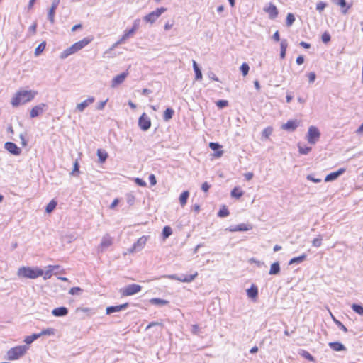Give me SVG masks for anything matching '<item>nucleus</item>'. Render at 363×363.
<instances>
[{
  "label": "nucleus",
  "mask_w": 363,
  "mask_h": 363,
  "mask_svg": "<svg viewBox=\"0 0 363 363\" xmlns=\"http://www.w3.org/2000/svg\"><path fill=\"white\" fill-rule=\"evenodd\" d=\"M37 91L33 90H21L18 91L11 99V104L16 107L20 104H24L34 99Z\"/></svg>",
  "instance_id": "obj_1"
},
{
  "label": "nucleus",
  "mask_w": 363,
  "mask_h": 363,
  "mask_svg": "<svg viewBox=\"0 0 363 363\" xmlns=\"http://www.w3.org/2000/svg\"><path fill=\"white\" fill-rule=\"evenodd\" d=\"M93 40L92 38H84L82 40H79L75 43H74L72 45L65 50L61 54H60V58L61 59H65L70 55H72L77 51L82 50L83 48L86 46L91 41Z\"/></svg>",
  "instance_id": "obj_2"
},
{
  "label": "nucleus",
  "mask_w": 363,
  "mask_h": 363,
  "mask_svg": "<svg viewBox=\"0 0 363 363\" xmlns=\"http://www.w3.org/2000/svg\"><path fill=\"white\" fill-rule=\"evenodd\" d=\"M43 270L38 267L31 268L29 267H22L18 270V276L23 278L33 279L43 276Z\"/></svg>",
  "instance_id": "obj_3"
},
{
  "label": "nucleus",
  "mask_w": 363,
  "mask_h": 363,
  "mask_svg": "<svg viewBox=\"0 0 363 363\" xmlns=\"http://www.w3.org/2000/svg\"><path fill=\"white\" fill-rule=\"evenodd\" d=\"M27 347L25 345H20L10 349L7 352V359L9 360H16L24 355L26 352Z\"/></svg>",
  "instance_id": "obj_4"
},
{
  "label": "nucleus",
  "mask_w": 363,
  "mask_h": 363,
  "mask_svg": "<svg viewBox=\"0 0 363 363\" xmlns=\"http://www.w3.org/2000/svg\"><path fill=\"white\" fill-rule=\"evenodd\" d=\"M166 11L167 9L164 7L157 8L156 10L145 16L143 19L147 23H153Z\"/></svg>",
  "instance_id": "obj_5"
},
{
  "label": "nucleus",
  "mask_w": 363,
  "mask_h": 363,
  "mask_svg": "<svg viewBox=\"0 0 363 363\" xmlns=\"http://www.w3.org/2000/svg\"><path fill=\"white\" fill-rule=\"evenodd\" d=\"M320 133L319 130L315 126H310L308 128L307 134V140L310 144L314 145L319 140Z\"/></svg>",
  "instance_id": "obj_6"
},
{
  "label": "nucleus",
  "mask_w": 363,
  "mask_h": 363,
  "mask_svg": "<svg viewBox=\"0 0 363 363\" xmlns=\"http://www.w3.org/2000/svg\"><path fill=\"white\" fill-rule=\"evenodd\" d=\"M141 286L136 284H132L128 285L125 288L121 289L120 290V292L123 296H128L140 292L141 291Z\"/></svg>",
  "instance_id": "obj_7"
},
{
  "label": "nucleus",
  "mask_w": 363,
  "mask_h": 363,
  "mask_svg": "<svg viewBox=\"0 0 363 363\" xmlns=\"http://www.w3.org/2000/svg\"><path fill=\"white\" fill-rule=\"evenodd\" d=\"M147 241V236L143 235V236L140 237L137 240V242H135L133 245L132 247L128 249V252L130 253H133V252H136L140 251L145 247Z\"/></svg>",
  "instance_id": "obj_8"
},
{
  "label": "nucleus",
  "mask_w": 363,
  "mask_h": 363,
  "mask_svg": "<svg viewBox=\"0 0 363 363\" xmlns=\"http://www.w3.org/2000/svg\"><path fill=\"white\" fill-rule=\"evenodd\" d=\"M197 272H195L194 274H181L180 276L177 274H172L169 275L168 277L171 279L189 283L192 281L197 277Z\"/></svg>",
  "instance_id": "obj_9"
},
{
  "label": "nucleus",
  "mask_w": 363,
  "mask_h": 363,
  "mask_svg": "<svg viewBox=\"0 0 363 363\" xmlns=\"http://www.w3.org/2000/svg\"><path fill=\"white\" fill-rule=\"evenodd\" d=\"M138 125L140 128L143 131H147L151 126L150 118L143 113L138 120Z\"/></svg>",
  "instance_id": "obj_10"
},
{
  "label": "nucleus",
  "mask_w": 363,
  "mask_h": 363,
  "mask_svg": "<svg viewBox=\"0 0 363 363\" xmlns=\"http://www.w3.org/2000/svg\"><path fill=\"white\" fill-rule=\"evenodd\" d=\"M47 107V105L44 103L40 104L33 107L30 112V118H35L42 114Z\"/></svg>",
  "instance_id": "obj_11"
},
{
  "label": "nucleus",
  "mask_w": 363,
  "mask_h": 363,
  "mask_svg": "<svg viewBox=\"0 0 363 363\" xmlns=\"http://www.w3.org/2000/svg\"><path fill=\"white\" fill-rule=\"evenodd\" d=\"M4 148L13 155H19L21 153V149L12 142H6Z\"/></svg>",
  "instance_id": "obj_12"
},
{
  "label": "nucleus",
  "mask_w": 363,
  "mask_h": 363,
  "mask_svg": "<svg viewBox=\"0 0 363 363\" xmlns=\"http://www.w3.org/2000/svg\"><path fill=\"white\" fill-rule=\"evenodd\" d=\"M60 2V0H53L52 2V6L48 11V19L51 23H54L55 22V10L59 6Z\"/></svg>",
  "instance_id": "obj_13"
},
{
  "label": "nucleus",
  "mask_w": 363,
  "mask_h": 363,
  "mask_svg": "<svg viewBox=\"0 0 363 363\" xmlns=\"http://www.w3.org/2000/svg\"><path fill=\"white\" fill-rule=\"evenodd\" d=\"M128 72H125L113 77V79L111 81V87L114 88L122 84L125 79V78L128 77Z\"/></svg>",
  "instance_id": "obj_14"
},
{
  "label": "nucleus",
  "mask_w": 363,
  "mask_h": 363,
  "mask_svg": "<svg viewBox=\"0 0 363 363\" xmlns=\"http://www.w3.org/2000/svg\"><path fill=\"white\" fill-rule=\"evenodd\" d=\"M299 122L297 120H290L283 124L281 128L287 131L293 132L297 128Z\"/></svg>",
  "instance_id": "obj_15"
},
{
  "label": "nucleus",
  "mask_w": 363,
  "mask_h": 363,
  "mask_svg": "<svg viewBox=\"0 0 363 363\" xmlns=\"http://www.w3.org/2000/svg\"><path fill=\"white\" fill-rule=\"evenodd\" d=\"M128 303H123V304H121V305H118V306H108L106 309V313L107 315H110L111 313L119 312V311H121L122 310H125V309H126L128 308Z\"/></svg>",
  "instance_id": "obj_16"
},
{
  "label": "nucleus",
  "mask_w": 363,
  "mask_h": 363,
  "mask_svg": "<svg viewBox=\"0 0 363 363\" xmlns=\"http://www.w3.org/2000/svg\"><path fill=\"white\" fill-rule=\"evenodd\" d=\"M345 169L340 168L336 172H333L328 174L325 178V182H329L337 179L340 175H342L345 172Z\"/></svg>",
  "instance_id": "obj_17"
},
{
  "label": "nucleus",
  "mask_w": 363,
  "mask_h": 363,
  "mask_svg": "<svg viewBox=\"0 0 363 363\" xmlns=\"http://www.w3.org/2000/svg\"><path fill=\"white\" fill-rule=\"evenodd\" d=\"M95 101V99L94 97L93 96H89L87 99L84 100V101L78 104L77 105V110L79 111V112H83L84 111V109L89 106L90 104H91L92 103H94Z\"/></svg>",
  "instance_id": "obj_18"
},
{
  "label": "nucleus",
  "mask_w": 363,
  "mask_h": 363,
  "mask_svg": "<svg viewBox=\"0 0 363 363\" xmlns=\"http://www.w3.org/2000/svg\"><path fill=\"white\" fill-rule=\"evenodd\" d=\"M252 229V227L250 225L245 223H241L235 226H230L226 229L230 232H236V231H247Z\"/></svg>",
  "instance_id": "obj_19"
},
{
  "label": "nucleus",
  "mask_w": 363,
  "mask_h": 363,
  "mask_svg": "<svg viewBox=\"0 0 363 363\" xmlns=\"http://www.w3.org/2000/svg\"><path fill=\"white\" fill-rule=\"evenodd\" d=\"M68 309L66 307L61 306L55 308L52 311V315L55 317H63L68 314Z\"/></svg>",
  "instance_id": "obj_20"
},
{
  "label": "nucleus",
  "mask_w": 363,
  "mask_h": 363,
  "mask_svg": "<svg viewBox=\"0 0 363 363\" xmlns=\"http://www.w3.org/2000/svg\"><path fill=\"white\" fill-rule=\"evenodd\" d=\"M264 11L268 13L271 19H274L278 15V10L275 5L270 4L268 8H265Z\"/></svg>",
  "instance_id": "obj_21"
},
{
  "label": "nucleus",
  "mask_w": 363,
  "mask_h": 363,
  "mask_svg": "<svg viewBox=\"0 0 363 363\" xmlns=\"http://www.w3.org/2000/svg\"><path fill=\"white\" fill-rule=\"evenodd\" d=\"M329 347L334 351H346L347 349L343 344L339 342H332L328 344Z\"/></svg>",
  "instance_id": "obj_22"
},
{
  "label": "nucleus",
  "mask_w": 363,
  "mask_h": 363,
  "mask_svg": "<svg viewBox=\"0 0 363 363\" xmlns=\"http://www.w3.org/2000/svg\"><path fill=\"white\" fill-rule=\"evenodd\" d=\"M133 30H125L124 34L122 37L113 45V48L116 47L118 45L123 43L126 39H128L130 36L133 35Z\"/></svg>",
  "instance_id": "obj_23"
},
{
  "label": "nucleus",
  "mask_w": 363,
  "mask_h": 363,
  "mask_svg": "<svg viewBox=\"0 0 363 363\" xmlns=\"http://www.w3.org/2000/svg\"><path fill=\"white\" fill-rule=\"evenodd\" d=\"M112 245V239L109 235L104 236L101 242V247L102 249L107 248Z\"/></svg>",
  "instance_id": "obj_24"
},
{
  "label": "nucleus",
  "mask_w": 363,
  "mask_h": 363,
  "mask_svg": "<svg viewBox=\"0 0 363 363\" xmlns=\"http://www.w3.org/2000/svg\"><path fill=\"white\" fill-rule=\"evenodd\" d=\"M280 272V265L278 262H274L270 267L269 274L271 275H276Z\"/></svg>",
  "instance_id": "obj_25"
},
{
  "label": "nucleus",
  "mask_w": 363,
  "mask_h": 363,
  "mask_svg": "<svg viewBox=\"0 0 363 363\" xmlns=\"http://www.w3.org/2000/svg\"><path fill=\"white\" fill-rule=\"evenodd\" d=\"M193 68L195 72V79L196 80H199L202 79V73L201 70L199 68V65H197L196 62L195 60H193Z\"/></svg>",
  "instance_id": "obj_26"
},
{
  "label": "nucleus",
  "mask_w": 363,
  "mask_h": 363,
  "mask_svg": "<svg viewBox=\"0 0 363 363\" xmlns=\"http://www.w3.org/2000/svg\"><path fill=\"white\" fill-rule=\"evenodd\" d=\"M247 294L248 297L255 298L258 295V289L255 285H252L250 289L247 290Z\"/></svg>",
  "instance_id": "obj_27"
},
{
  "label": "nucleus",
  "mask_w": 363,
  "mask_h": 363,
  "mask_svg": "<svg viewBox=\"0 0 363 363\" xmlns=\"http://www.w3.org/2000/svg\"><path fill=\"white\" fill-rule=\"evenodd\" d=\"M97 156L99 157V162L103 163L106 160L108 157V153L104 150L98 149Z\"/></svg>",
  "instance_id": "obj_28"
},
{
  "label": "nucleus",
  "mask_w": 363,
  "mask_h": 363,
  "mask_svg": "<svg viewBox=\"0 0 363 363\" xmlns=\"http://www.w3.org/2000/svg\"><path fill=\"white\" fill-rule=\"evenodd\" d=\"M174 113V111L172 108H167L163 115V119L164 121H169L172 118L173 115Z\"/></svg>",
  "instance_id": "obj_29"
},
{
  "label": "nucleus",
  "mask_w": 363,
  "mask_h": 363,
  "mask_svg": "<svg viewBox=\"0 0 363 363\" xmlns=\"http://www.w3.org/2000/svg\"><path fill=\"white\" fill-rule=\"evenodd\" d=\"M150 303L153 305L164 306L169 303V301L160 298H153L150 300Z\"/></svg>",
  "instance_id": "obj_30"
},
{
  "label": "nucleus",
  "mask_w": 363,
  "mask_h": 363,
  "mask_svg": "<svg viewBox=\"0 0 363 363\" xmlns=\"http://www.w3.org/2000/svg\"><path fill=\"white\" fill-rule=\"evenodd\" d=\"M298 354L303 358L306 359L310 362H315V358L306 350H300Z\"/></svg>",
  "instance_id": "obj_31"
},
{
  "label": "nucleus",
  "mask_w": 363,
  "mask_h": 363,
  "mask_svg": "<svg viewBox=\"0 0 363 363\" xmlns=\"http://www.w3.org/2000/svg\"><path fill=\"white\" fill-rule=\"evenodd\" d=\"M189 196V193L188 191H183L180 196H179V202H180V204L184 206V205H186V202H187V199Z\"/></svg>",
  "instance_id": "obj_32"
},
{
  "label": "nucleus",
  "mask_w": 363,
  "mask_h": 363,
  "mask_svg": "<svg viewBox=\"0 0 363 363\" xmlns=\"http://www.w3.org/2000/svg\"><path fill=\"white\" fill-rule=\"evenodd\" d=\"M273 128L271 126L265 128L262 133V140L267 139L272 134Z\"/></svg>",
  "instance_id": "obj_33"
},
{
  "label": "nucleus",
  "mask_w": 363,
  "mask_h": 363,
  "mask_svg": "<svg viewBox=\"0 0 363 363\" xmlns=\"http://www.w3.org/2000/svg\"><path fill=\"white\" fill-rule=\"evenodd\" d=\"M306 259V255L305 254H303L298 257H294L290 259L289 264H293L296 263H301L303 262Z\"/></svg>",
  "instance_id": "obj_34"
},
{
  "label": "nucleus",
  "mask_w": 363,
  "mask_h": 363,
  "mask_svg": "<svg viewBox=\"0 0 363 363\" xmlns=\"http://www.w3.org/2000/svg\"><path fill=\"white\" fill-rule=\"evenodd\" d=\"M333 1L335 4H337L338 6H340L342 8H346L345 9H344L342 11L343 13H346L347 10H348V9L350 7V6L347 5V2H346L345 0H333Z\"/></svg>",
  "instance_id": "obj_35"
},
{
  "label": "nucleus",
  "mask_w": 363,
  "mask_h": 363,
  "mask_svg": "<svg viewBox=\"0 0 363 363\" xmlns=\"http://www.w3.org/2000/svg\"><path fill=\"white\" fill-rule=\"evenodd\" d=\"M40 337V335H39V333H34L30 336H27L25 340H24V342L27 344V345H30L33 342H34L35 340H37L38 338Z\"/></svg>",
  "instance_id": "obj_36"
},
{
  "label": "nucleus",
  "mask_w": 363,
  "mask_h": 363,
  "mask_svg": "<svg viewBox=\"0 0 363 363\" xmlns=\"http://www.w3.org/2000/svg\"><path fill=\"white\" fill-rule=\"evenodd\" d=\"M351 308L356 313L363 316V306L357 303H353Z\"/></svg>",
  "instance_id": "obj_37"
},
{
  "label": "nucleus",
  "mask_w": 363,
  "mask_h": 363,
  "mask_svg": "<svg viewBox=\"0 0 363 363\" xmlns=\"http://www.w3.org/2000/svg\"><path fill=\"white\" fill-rule=\"evenodd\" d=\"M162 234L164 240L168 238L172 234V230L171 227L168 225L164 226L162 230Z\"/></svg>",
  "instance_id": "obj_38"
},
{
  "label": "nucleus",
  "mask_w": 363,
  "mask_h": 363,
  "mask_svg": "<svg viewBox=\"0 0 363 363\" xmlns=\"http://www.w3.org/2000/svg\"><path fill=\"white\" fill-rule=\"evenodd\" d=\"M230 194L232 197L240 199L243 195V191H241L238 187H235L231 191Z\"/></svg>",
  "instance_id": "obj_39"
},
{
  "label": "nucleus",
  "mask_w": 363,
  "mask_h": 363,
  "mask_svg": "<svg viewBox=\"0 0 363 363\" xmlns=\"http://www.w3.org/2000/svg\"><path fill=\"white\" fill-rule=\"evenodd\" d=\"M56 206L57 202L55 200L50 201L45 208L46 213H50L52 212L53 210L55 208Z\"/></svg>",
  "instance_id": "obj_40"
},
{
  "label": "nucleus",
  "mask_w": 363,
  "mask_h": 363,
  "mask_svg": "<svg viewBox=\"0 0 363 363\" xmlns=\"http://www.w3.org/2000/svg\"><path fill=\"white\" fill-rule=\"evenodd\" d=\"M230 212L225 206H223L218 212V216L220 218L226 217L229 215Z\"/></svg>",
  "instance_id": "obj_41"
},
{
  "label": "nucleus",
  "mask_w": 363,
  "mask_h": 363,
  "mask_svg": "<svg viewBox=\"0 0 363 363\" xmlns=\"http://www.w3.org/2000/svg\"><path fill=\"white\" fill-rule=\"evenodd\" d=\"M45 45H46L45 42L40 43L35 50V55L36 56L40 55L44 50Z\"/></svg>",
  "instance_id": "obj_42"
},
{
  "label": "nucleus",
  "mask_w": 363,
  "mask_h": 363,
  "mask_svg": "<svg viewBox=\"0 0 363 363\" xmlns=\"http://www.w3.org/2000/svg\"><path fill=\"white\" fill-rule=\"evenodd\" d=\"M55 334V329L52 328H48L45 330H43L40 333H39L40 337L42 335H52Z\"/></svg>",
  "instance_id": "obj_43"
},
{
  "label": "nucleus",
  "mask_w": 363,
  "mask_h": 363,
  "mask_svg": "<svg viewBox=\"0 0 363 363\" xmlns=\"http://www.w3.org/2000/svg\"><path fill=\"white\" fill-rule=\"evenodd\" d=\"M295 21V17L293 13H289L286 16V24L287 26H291Z\"/></svg>",
  "instance_id": "obj_44"
},
{
  "label": "nucleus",
  "mask_w": 363,
  "mask_h": 363,
  "mask_svg": "<svg viewBox=\"0 0 363 363\" xmlns=\"http://www.w3.org/2000/svg\"><path fill=\"white\" fill-rule=\"evenodd\" d=\"M311 147H308L306 145L305 146L298 145V152L301 155H307L311 152Z\"/></svg>",
  "instance_id": "obj_45"
},
{
  "label": "nucleus",
  "mask_w": 363,
  "mask_h": 363,
  "mask_svg": "<svg viewBox=\"0 0 363 363\" xmlns=\"http://www.w3.org/2000/svg\"><path fill=\"white\" fill-rule=\"evenodd\" d=\"M240 69L242 74H243V76H246L249 72L250 67L246 62H244L240 66Z\"/></svg>",
  "instance_id": "obj_46"
},
{
  "label": "nucleus",
  "mask_w": 363,
  "mask_h": 363,
  "mask_svg": "<svg viewBox=\"0 0 363 363\" xmlns=\"http://www.w3.org/2000/svg\"><path fill=\"white\" fill-rule=\"evenodd\" d=\"M322 240H323L322 236L318 235V238L313 239V240L312 241L313 246L315 247H319L322 244Z\"/></svg>",
  "instance_id": "obj_47"
},
{
  "label": "nucleus",
  "mask_w": 363,
  "mask_h": 363,
  "mask_svg": "<svg viewBox=\"0 0 363 363\" xmlns=\"http://www.w3.org/2000/svg\"><path fill=\"white\" fill-rule=\"evenodd\" d=\"M216 104L219 108H223L228 106V101L227 100H218Z\"/></svg>",
  "instance_id": "obj_48"
},
{
  "label": "nucleus",
  "mask_w": 363,
  "mask_h": 363,
  "mask_svg": "<svg viewBox=\"0 0 363 363\" xmlns=\"http://www.w3.org/2000/svg\"><path fill=\"white\" fill-rule=\"evenodd\" d=\"M322 41L324 43H328L330 41L331 37L330 35L328 32H325L321 36Z\"/></svg>",
  "instance_id": "obj_49"
},
{
  "label": "nucleus",
  "mask_w": 363,
  "mask_h": 363,
  "mask_svg": "<svg viewBox=\"0 0 363 363\" xmlns=\"http://www.w3.org/2000/svg\"><path fill=\"white\" fill-rule=\"evenodd\" d=\"M140 19H135L134 21H133V27L131 29H130V30H133V33H135V32L140 27Z\"/></svg>",
  "instance_id": "obj_50"
},
{
  "label": "nucleus",
  "mask_w": 363,
  "mask_h": 363,
  "mask_svg": "<svg viewBox=\"0 0 363 363\" xmlns=\"http://www.w3.org/2000/svg\"><path fill=\"white\" fill-rule=\"evenodd\" d=\"M335 323L345 333L347 332V328L338 320L333 318Z\"/></svg>",
  "instance_id": "obj_51"
},
{
  "label": "nucleus",
  "mask_w": 363,
  "mask_h": 363,
  "mask_svg": "<svg viewBox=\"0 0 363 363\" xmlns=\"http://www.w3.org/2000/svg\"><path fill=\"white\" fill-rule=\"evenodd\" d=\"M82 291V289L80 287H72L69 289V294H70L72 295H76Z\"/></svg>",
  "instance_id": "obj_52"
},
{
  "label": "nucleus",
  "mask_w": 363,
  "mask_h": 363,
  "mask_svg": "<svg viewBox=\"0 0 363 363\" xmlns=\"http://www.w3.org/2000/svg\"><path fill=\"white\" fill-rule=\"evenodd\" d=\"M325 7L326 4L323 1H320L316 5V10H318L319 12H321L325 9Z\"/></svg>",
  "instance_id": "obj_53"
},
{
  "label": "nucleus",
  "mask_w": 363,
  "mask_h": 363,
  "mask_svg": "<svg viewBox=\"0 0 363 363\" xmlns=\"http://www.w3.org/2000/svg\"><path fill=\"white\" fill-rule=\"evenodd\" d=\"M76 173H79V166L77 160H76L74 163V167L71 174L72 175H75Z\"/></svg>",
  "instance_id": "obj_54"
},
{
  "label": "nucleus",
  "mask_w": 363,
  "mask_h": 363,
  "mask_svg": "<svg viewBox=\"0 0 363 363\" xmlns=\"http://www.w3.org/2000/svg\"><path fill=\"white\" fill-rule=\"evenodd\" d=\"M127 203L130 205V206H132L133 205L134 202H135V196L132 194H128L127 195Z\"/></svg>",
  "instance_id": "obj_55"
},
{
  "label": "nucleus",
  "mask_w": 363,
  "mask_h": 363,
  "mask_svg": "<svg viewBox=\"0 0 363 363\" xmlns=\"http://www.w3.org/2000/svg\"><path fill=\"white\" fill-rule=\"evenodd\" d=\"M209 147L211 148V150H215V151L221 148L220 145H219L218 143H213V142L210 143Z\"/></svg>",
  "instance_id": "obj_56"
},
{
  "label": "nucleus",
  "mask_w": 363,
  "mask_h": 363,
  "mask_svg": "<svg viewBox=\"0 0 363 363\" xmlns=\"http://www.w3.org/2000/svg\"><path fill=\"white\" fill-rule=\"evenodd\" d=\"M287 46H288L287 40L286 39L281 40V43H280L281 50H286V51Z\"/></svg>",
  "instance_id": "obj_57"
},
{
  "label": "nucleus",
  "mask_w": 363,
  "mask_h": 363,
  "mask_svg": "<svg viewBox=\"0 0 363 363\" xmlns=\"http://www.w3.org/2000/svg\"><path fill=\"white\" fill-rule=\"evenodd\" d=\"M308 81L310 83H313L316 78V74L315 72H312L308 74Z\"/></svg>",
  "instance_id": "obj_58"
},
{
  "label": "nucleus",
  "mask_w": 363,
  "mask_h": 363,
  "mask_svg": "<svg viewBox=\"0 0 363 363\" xmlns=\"http://www.w3.org/2000/svg\"><path fill=\"white\" fill-rule=\"evenodd\" d=\"M135 182L136 184H138L140 186H143V187L146 186V182L140 178H135Z\"/></svg>",
  "instance_id": "obj_59"
},
{
  "label": "nucleus",
  "mask_w": 363,
  "mask_h": 363,
  "mask_svg": "<svg viewBox=\"0 0 363 363\" xmlns=\"http://www.w3.org/2000/svg\"><path fill=\"white\" fill-rule=\"evenodd\" d=\"M306 179L309 181L314 182V183H320L322 181L321 179H316V178L313 177V175H311V174L307 175Z\"/></svg>",
  "instance_id": "obj_60"
},
{
  "label": "nucleus",
  "mask_w": 363,
  "mask_h": 363,
  "mask_svg": "<svg viewBox=\"0 0 363 363\" xmlns=\"http://www.w3.org/2000/svg\"><path fill=\"white\" fill-rule=\"evenodd\" d=\"M36 29H37V23L35 22L33 23V25H31L30 27H29V32L31 33V34H35L36 33Z\"/></svg>",
  "instance_id": "obj_61"
},
{
  "label": "nucleus",
  "mask_w": 363,
  "mask_h": 363,
  "mask_svg": "<svg viewBox=\"0 0 363 363\" xmlns=\"http://www.w3.org/2000/svg\"><path fill=\"white\" fill-rule=\"evenodd\" d=\"M149 181L152 186H154L157 184L156 177L153 174H150Z\"/></svg>",
  "instance_id": "obj_62"
},
{
  "label": "nucleus",
  "mask_w": 363,
  "mask_h": 363,
  "mask_svg": "<svg viewBox=\"0 0 363 363\" xmlns=\"http://www.w3.org/2000/svg\"><path fill=\"white\" fill-rule=\"evenodd\" d=\"M107 101H108V99H106L105 101H100V102L97 104V106H96V108H97L98 110H102V109H104V108L105 105L106 104Z\"/></svg>",
  "instance_id": "obj_63"
},
{
  "label": "nucleus",
  "mask_w": 363,
  "mask_h": 363,
  "mask_svg": "<svg viewBox=\"0 0 363 363\" xmlns=\"http://www.w3.org/2000/svg\"><path fill=\"white\" fill-rule=\"evenodd\" d=\"M210 187L211 186L208 184V182H204L201 185V189L204 192H207L209 190Z\"/></svg>",
  "instance_id": "obj_64"
}]
</instances>
